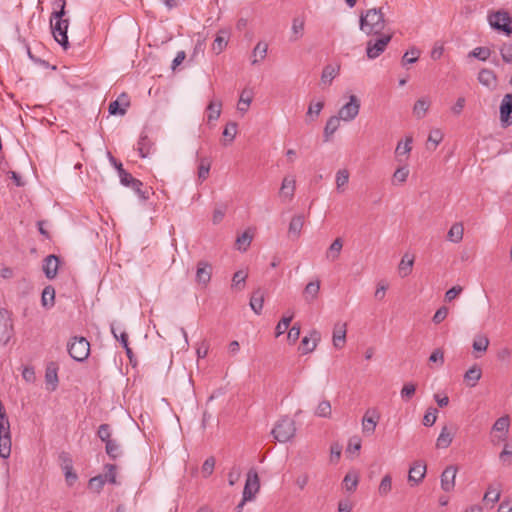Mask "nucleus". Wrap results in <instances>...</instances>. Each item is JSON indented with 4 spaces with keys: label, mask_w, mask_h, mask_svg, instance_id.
Masks as SVG:
<instances>
[{
    "label": "nucleus",
    "mask_w": 512,
    "mask_h": 512,
    "mask_svg": "<svg viewBox=\"0 0 512 512\" xmlns=\"http://www.w3.org/2000/svg\"><path fill=\"white\" fill-rule=\"evenodd\" d=\"M490 25L505 32L507 35L512 33L511 18L507 12H495L489 16Z\"/></svg>",
    "instance_id": "9"
},
{
    "label": "nucleus",
    "mask_w": 512,
    "mask_h": 512,
    "mask_svg": "<svg viewBox=\"0 0 512 512\" xmlns=\"http://www.w3.org/2000/svg\"><path fill=\"white\" fill-rule=\"evenodd\" d=\"M61 7L59 11H55L51 15L50 24L54 39L64 48L69 47L67 30L69 26V20L64 19L65 15V0H61Z\"/></svg>",
    "instance_id": "2"
},
{
    "label": "nucleus",
    "mask_w": 512,
    "mask_h": 512,
    "mask_svg": "<svg viewBox=\"0 0 512 512\" xmlns=\"http://www.w3.org/2000/svg\"><path fill=\"white\" fill-rule=\"evenodd\" d=\"M221 107L222 104L220 101H210L207 107V119L208 121H214L217 120L220 117L221 114Z\"/></svg>",
    "instance_id": "48"
},
{
    "label": "nucleus",
    "mask_w": 512,
    "mask_h": 512,
    "mask_svg": "<svg viewBox=\"0 0 512 512\" xmlns=\"http://www.w3.org/2000/svg\"><path fill=\"white\" fill-rule=\"evenodd\" d=\"M267 52L268 44L263 41L258 42L252 51L251 64L256 65L263 61L267 56Z\"/></svg>",
    "instance_id": "26"
},
{
    "label": "nucleus",
    "mask_w": 512,
    "mask_h": 512,
    "mask_svg": "<svg viewBox=\"0 0 512 512\" xmlns=\"http://www.w3.org/2000/svg\"><path fill=\"white\" fill-rule=\"evenodd\" d=\"M464 235V227L463 224L460 222L454 223L448 233H447V240L452 243H459L462 241Z\"/></svg>",
    "instance_id": "31"
},
{
    "label": "nucleus",
    "mask_w": 512,
    "mask_h": 512,
    "mask_svg": "<svg viewBox=\"0 0 512 512\" xmlns=\"http://www.w3.org/2000/svg\"><path fill=\"white\" fill-rule=\"evenodd\" d=\"M391 39V34H382L376 40H369L366 44L367 58L370 60L378 58L386 50Z\"/></svg>",
    "instance_id": "5"
},
{
    "label": "nucleus",
    "mask_w": 512,
    "mask_h": 512,
    "mask_svg": "<svg viewBox=\"0 0 512 512\" xmlns=\"http://www.w3.org/2000/svg\"><path fill=\"white\" fill-rule=\"evenodd\" d=\"M380 419V415L376 410H367L362 419V432L365 435H372Z\"/></svg>",
    "instance_id": "12"
},
{
    "label": "nucleus",
    "mask_w": 512,
    "mask_h": 512,
    "mask_svg": "<svg viewBox=\"0 0 512 512\" xmlns=\"http://www.w3.org/2000/svg\"><path fill=\"white\" fill-rule=\"evenodd\" d=\"M431 105V101L428 97H422L418 99L413 106V114L417 119H422L425 117L429 107Z\"/></svg>",
    "instance_id": "27"
},
{
    "label": "nucleus",
    "mask_w": 512,
    "mask_h": 512,
    "mask_svg": "<svg viewBox=\"0 0 512 512\" xmlns=\"http://www.w3.org/2000/svg\"><path fill=\"white\" fill-rule=\"evenodd\" d=\"M457 472L458 467L455 465H449L444 469L440 477L441 488L443 491L451 492L454 490Z\"/></svg>",
    "instance_id": "11"
},
{
    "label": "nucleus",
    "mask_w": 512,
    "mask_h": 512,
    "mask_svg": "<svg viewBox=\"0 0 512 512\" xmlns=\"http://www.w3.org/2000/svg\"><path fill=\"white\" fill-rule=\"evenodd\" d=\"M360 100L356 95H351L349 101L344 104L338 111V116L342 121L351 122L359 114Z\"/></svg>",
    "instance_id": "6"
},
{
    "label": "nucleus",
    "mask_w": 512,
    "mask_h": 512,
    "mask_svg": "<svg viewBox=\"0 0 512 512\" xmlns=\"http://www.w3.org/2000/svg\"><path fill=\"white\" fill-rule=\"evenodd\" d=\"M105 484V479L101 475H97L89 480V488L99 493Z\"/></svg>",
    "instance_id": "61"
},
{
    "label": "nucleus",
    "mask_w": 512,
    "mask_h": 512,
    "mask_svg": "<svg viewBox=\"0 0 512 512\" xmlns=\"http://www.w3.org/2000/svg\"><path fill=\"white\" fill-rule=\"evenodd\" d=\"M500 495V490L495 489L493 486H489L487 492L484 494L483 500L495 503L499 501Z\"/></svg>",
    "instance_id": "62"
},
{
    "label": "nucleus",
    "mask_w": 512,
    "mask_h": 512,
    "mask_svg": "<svg viewBox=\"0 0 512 512\" xmlns=\"http://www.w3.org/2000/svg\"><path fill=\"white\" fill-rule=\"evenodd\" d=\"M332 414L331 404L328 400H322L319 402L314 410V415L321 418H330Z\"/></svg>",
    "instance_id": "43"
},
{
    "label": "nucleus",
    "mask_w": 512,
    "mask_h": 512,
    "mask_svg": "<svg viewBox=\"0 0 512 512\" xmlns=\"http://www.w3.org/2000/svg\"><path fill=\"white\" fill-rule=\"evenodd\" d=\"M320 282H309L304 289V298L307 302H313L319 294Z\"/></svg>",
    "instance_id": "37"
},
{
    "label": "nucleus",
    "mask_w": 512,
    "mask_h": 512,
    "mask_svg": "<svg viewBox=\"0 0 512 512\" xmlns=\"http://www.w3.org/2000/svg\"><path fill=\"white\" fill-rule=\"evenodd\" d=\"M420 56V50L416 47L410 48L406 51L402 57V65L413 64L418 61Z\"/></svg>",
    "instance_id": "51"
},
{
    "label": "nucleus",
    "mask_w": 512,
    "mask_h": 512,
    "mask_svg": "<svg viewBox=\"0 0 512 512\" xmlns=\"http://www.w3.org/2000/svg\"><path fill=\"white\" fill-rule=\"evenodd\" d=\"M343 249V240L341 238H336L328 247L325 252V257L329 262L336 261L342 252Z\"/></svg>",
    "instance_id": "25"
},
{
    "label": "nucleus",
    "mask_w": 512,
    "mask_h": 512,
    "mask_svg": "<svg viewBox=\"0 0 512 512\" xmlns=\"http://www.w3.org/2000/svg\"><path fill=\"white\" fill-rule=\"evenodd\" d=\"M510 419L508 415L498 418L492 426V443L499 444L505 441L509 432Z\"/></svg>",
    "instance_id": "7"
},
{
    "label": "nucleus",
    "mask_w": 512,
    "mask_h": 512,
    "mask_svg": "<svg viewBox=\"0 0 512 512\" xmlns=\"http://www.w3.org/2000/svg\"><path fill=\"white\" fill-rule=\"evenodd\" d=\"M443 140V133L439 129L430 132L427 140V149L435 150L439 143Z\"/></svg>",
    "instance_id": "47"
},
{
    "label": "nucleus",
    "mask_w": 512,
    "mask_h": 512,
    "mask_svg": "<svg viewBox=\"0 0 512 512\" xmlns=\"http://www.w3.org/2000/svg\"><path fill=\"white\" fill-rule=\"evenodd\" d=\"M46 383L51 385V390H55L58 383L57 371L55 368H47L45 374Z\"/></svg>",
    "instance_id": "60"
},
{
    "label": "nucleus",
    "mask_w": 512,
    "mask_h": 512,
    "mask_svg": "<svg viewBox=\"0 0 512 512\" xmlns=\"http://www.w3.org/2000/svg\"><path fill=\"white\" fill-rule=\"evenodd\" d=\"M455 432L452 431L448 426H443L440 434L436 440V448L437 449H446L448 448L454 438Z\"/></svg>",
    "instance_id": "20"
},
{
    "label": "nucleus",
    "mask_w": 512,
    "mask_h": 512,
    "mask_svg": "<svg viewBox=\"0 0 512 512\" xmlns=\"http://www.w3.org/2000/svg\"><path fill=\"white\" fill-rule=\"evenodd\" d=\"M324 107L323 101L311 102L306 112V117L309 121H314L320 114Z\"/></svg>",
    "instance_id": "45"
},
{
    "label": "nucleus",
    "mask_w": 512,
    "mask_h": 512,
    "mask_svg": "<svg viewBox=\"0 0 512 512\" xmlns=\"http://www.w3.org/2000/svg\"><path fill=\"white\" fill-rule=\"evenodd\" d=\"M426 475V464L422 461H416L409 469L408 481L418 485Z\"/></svg>",
    "instance_id": "17"
},
{
    "label": "nucleus",
    "mask_w": 512,
    "mask_h": 512,
    "mask_svg": "<svg viewBox=\"0 0 512 512\" xmlns=\"http://www.w3.org/2000/svg\"><path fill=\"white\" fill-rule=\"evenodd\" d=\"M210 168H211V162L207 158H203L200 160L199 166H198V180L200 182H203L208 178Z\"/></svg>",
    "instance_id": "50"
},
{
    "label": "nucleus",
    "mask_w": 512,
    "mask_h": 512,
    "mask_svg": "<svg viewBox=\"0 0 512 512\" xmlns=\"http://www.w3.org/2000/svg\"><path fill=\"white\" fill-rule=\"evenodd\" d=\"M99 438L103 441V442H108L111 439V428L108 424H101L98 428V432H97Z\"/></svg>",
    "instance_id": "63"
},
{
    "label": "nucleus",
    "mask_w": 512,
    "mask_h": 512,
    "mask_svg": "<svg viewBox=\"0 0 512 512\" xmlns=\"http://www.w3.org/2000/svg\"><path fill=\"white\" fill-rule=\"evenodd\" d=\"M482 376V371L476 365L468 369L464 375V379L468 382L470 387H474Z\"/></svg>",
    "instance_id": "40"
},
{
    "label": "nucleus",
    "mask_w": 512,
    "mask_h": 512,
    "mask_svg": "<svg viewBox=\"0 0 512 512\" xmlns=\"http://www.w3.org/2000/svg\"><path fill=\"white\" fill-rule=\"evenodd\" d=\"M358 482V474L355 472H349L345 475L343 479V486L348 492H353L356 490Z\"/></svg>",
    "instance_id": "44"
},
{
    "label": "nucleus",
    "mask_w": 512,
    "mask_h": 512,
    "mask_svg": "<svg viewBox=\"0 0 512 512\" xmlns=\"http://www.w3.org/2000/svg\"><path fill=\"white\" fill-rule=\"evenodd\" d=\"M264 304V292L261 289H257L253 292L250 299L251 309L256 313L260 314Z\"/></svg>",
    "instance_id": "35"
},
{
    "label": "nucleus",
    "mask_w": 512,
    "mask_h": 512,
    "mask_svg": "<svg viewBox=\"0 0 512 512\" xmlns=\"http://www.w3.org/2000/svg\"><path fill=\"white\" fill-rule=\"evenodd\" d=\"M251 241L252 235H250L248 232H244L237 238L236 245L239 250L246 251L247 248L250 246Z\"/></svg>",
    "instance_id": "58"
},
{
    "label": "nucleus",
    "mask_w": 512,
    "mask_h": 512,
    "mask_svg": "<svg viewBox=\"0 0 512 512\" xmlns=\"http://www.w3.org/2000/svg\"><path fill=\"white\" fill-rule=\"evenodd\" d=\"M11 337V324L7 313L0 309V345L6 344Z\"/></svg>",
    "instance_id": "18"
},
{
    "label": "nucleus",
    "mask_w": 512,
    "mask_h": 512,
    "mask_svg": "<svg viewBox=\"0 0 512 512\" xmlns=\"http://www.w3.org/2000/svg\"><path fill=\"white\" fill-rule=\"evenodd\" d=\"M228 32L227 31H220V33L216 36L213 44H212V50L216 54H220L227 46L228 43Z\"/></svg>",
    "instance_id": "39"
},
{
    "label": "nucleus",
    "mask_w": 512,
    "mask_h": 512,
    "mask_svg": "<svg viewBox=\"0 0 512 512\" xmlns=\"http://www.w3.org/2000/svg\"><path fill=\"white\" fill-rule=\"evenodd\" d=\"M305 18L303 16H296L292 20L291 38L292 42L298 41L304 35Z\"/></svg>",
    "instance_id": "24"
},
{
    "label": "nucleus",
    "mask_w": 512,
    "mask_h": 512,
    "mask_svg": "<svg viewBox=\"0 0 512 512\" xmlns=\"http://www.w3.org/2000/svg\"><path fill=\"white\" fill-rule=\"evenodd\" d=\"M247 273L243 270H239L234 273L232 278V288H235L237 290H242L245 286V281L247 278Z\"/></svg>",
    "instance_id": "52"
},
{
    "label": "nucleus",
    "mask_w": 512,
    "mask_h": 512,
    "mask_svg": "<svg viewBox=\"0 0 512 512\" xmlns=\"http://www.w3.org/2000/svg\"><path fill=\"white\" fill-rule=\"evenodd\" d=\"M211 274L212 268L208 262L200 261L197 263L195 279L198 284L206 286L210 282Z\"/></svg>",
    "instance_id": "16"
},
{
    "label": "nucleus",
    "mask_w": 512,
    "mask_h": 512,
    "mask_svg": "<svg viewBox=\"0 0 512 512\" xmlns=\"http://www.w3.org/2000/svg\"><path fill=\"white\" fill-rule=\"evenodd\" d=\"M349 177H350V174L347 169H339L336 172L335 184H336V189L339 193H342L344 191V187L349 182Z\"/></svg>",
    "instance_id": "38"
},
{
    "label": "nucleus",
    "mask_w": 512,
    "mask_h": 512,
    "mask_svg": "<svg viewBox=\"0 0 512 512\" xmlns=\"http://www.w3.org/2000/svg\"><path fill=\"white\" fill-rule=\"evenodd\" d=\"M488 346H489V339L486 335L477 334L474 337L472 347L475 352L484 353L487 351Z\"/></svg>",
    "instance_id": "42"
},
{
    "label": "nucleus",
    "mask_w": 512,
    "mask_h": 512,
    "mask_svg": "<svg viewBox=\"0 0 512 512\" xmlns=\"http://www.w3.org/2000/svg\"><path fill=\"white\" fill-rule=\"evenodd\" d=\"M340 66L339 65H326L323 68L321 74V84L324 86H329L332 84V81L339 75Z\"/></svg>",
    "instance_id": "23"
},
{
    "label": "nucleus",
    "mask_w": 512,
    "mask_h": 512,
    "mask_svg": "<svg viewBox=\"0 0 512 512\" xmlns=\"http://www.w3.org/2000/svg\"><path fill=\"white\" fill-rule=\"evenodd\" d=\"M347 324L337 322L333 327L332 342L336 349H342L346 344Z\"/></svg>",
    "instance_id": "13"
},
{
    "label": "nucleus",
    "mask_w": 512,
    "mask_h": 512,
    "mask_svg": "<svg viewBox=\"0 0 512 512\" xmlns=\"http://www.w3.org/2000/svg\"><path fill=\"white\" fill-rule=\"evenodd\" d=\"M437 414L438 410L436 408H428L423 417V425L427 427L434 425L437 420Z\"/></svg>",
    "instance_id": "56"
},
{
    "label": "nucleus",
    "mask_w": 512,
    "mask_h": 512,
    "mask_svg": "<svg viewBox=\"0 0 512 512\" xmlns=\"http://www.w3.org/2000/svg\"><path fill=\"white\" fill-rule=\"evenodd\" d=\"M413 138L407 136L404 141H399L395 149L396 157L408 156L412 150Z\"/></svg>",
    "instance_id": "36"
},
{
    "label": "nucleus",
    "mask_w": 512,
    "mask_h": 512,
    "mask_svg": "<svg viewBox=\"0 0 512 512\" xmlns=\"http://www.w3.org/2000/svg\"><path fill=\"white\" fill-rule=\"evenodd\" d=\"M320 341V333L316 330L311 331L310 336H305L301 341V349L303 354L314 351Z\"/></svg>",
    "instance_id": "19"
},
{
    "label": "nucleus",
    "mask_w": 512,
    "mask_h": 512,
    "mask_svg": "<svg viewBox=\"0 0 512 512\" xmlns=\"http://www.w3.org/2000/svg\"><path fill=\"white\" fill-rule=\"evenodd\" d=\"M479 83L489 90H495L498 85V79L493 70L483 68L479 71L477 77Z\"/></svg>",
    "instance_id": "15"
},
{
    "label": "nucleus",
    "mask_w": 512,
    "mask_h": 512,
    "mask_svg": "<svg viewBox=\"0 0 512 512\" xmlns=\"http://www.w3.org/2000/svg\"><path fill=\"white\" fill-rule=\"evenodd\" d=\"M340 121L338 115L331 116L324 127V140L327 142L330 140L331 136L338 130L340 127Z\"/></svg>",
    "instance_id": "32"
},
{
    "label": "nucleus",
    "mask_w": 512,
    "mask_h": 512,
    "mask_svg": "<svg viewBox=\"0 0 512 512\" xmlns=\"http://www.w3.org/2000/svg\"><path fill=\"white\" fill-rule=\"evenodd\" d=\"M42 306L45 308H51L55 303V290L52 286L44 288L41 296Z\"/></svg>",
    "instance_id": "41"
},
{
    "label": "nucleus",
    "mask_w": 512,
    "mask_h": 512,
    "mask_svg": "<svg viewBox=\"0 0 512 512\" xmlns=\"http://www.w3.org/2000/svg\"><path fill=\"white\" fill-rule=\"evenodd\" d=\"M118 174L121 184L126 187H130L131 184L136 180V178H134L130 173L123 169L122 164H119L118 166Z\"/></svg>",
    "instance_id": "55"
},
{
    "label": "nucleus",
    "mask_w": 512,
    "mask_h": 512,
    "mask_svg": "<svg viewBox=\"0 0 512 512\" xmlns=\"http://www.w3.org/2000/svg\"><path fill=\"white\" fill-rule=\"evenodd\" d=\"M415 257L410 253H405L398 265V273L400 277L405 278L412 272Z\"/></svg>",
    "instance_id": "22"
},
{
    "label": "nucleus",
    "mask_w": 512,
    "mask_h": 512,
    "mask_svg": "<svg viewBox=\"0 0 512 512\" xmlns=\"http://www.w3.org/2000/svg\"><path fill=\"white\" fill-rule=\"evenodd\" d=\"M490 49L487 47H476L473 49L469 56L475 57L481 61H486L490 57Z\"/></svg>",
    "instance_id": "57"
},
{
    "label": "nucleus",
    "mask_w": 512,
    "mask_h": 512,
    "mask_svg": "<svg viewBox=\"0 0 512 512\" xmlns=\"http://www.w3.org/2000/svg\"><path fill=\"white\" fill-rule=\"evenodd\" d=\"M69 355L76 361L86 360L90 354V344L84 337H73L67 344Z\"/></svg>",
    "instance_id": "4"
},
{
    "label": "nucleus",
    "mask_w": 512,
    "mask_h": 512,
    "mask_svg": "<svg viewBox=\"0 0 512 512\" xmlns=\"http://www.w3.org/2000/svg\"><path fill=\"white\" fill-rule=\"evenodd\" d=\"M260 489L259 477L256 471L250 470L247 474L243 490L244 501L252 500Z\"/></svg>",
    "instance_id": "10"
},
{
    "label": "nucleus",
    "mask_w": 512,
    "mask_h": 512,
    "mask_svg": "<svg viewBox=\"0 0 512 512\" xmlns=\"http://www.w3.org/2000/svg\"><path fill=\"white\" fill-rule=\"evenodd\" d=\"M304 226V217L303 215H295L291 218L288 228V234L295 238H298L301 234L302 228Z\"/></svg>",
    "instance_id": "30"
},
{
    "label": "nucleus",
    "mask_w": 512,
    "mask_h": 512,
    "mask_svg": "<svg viewBox=\"0 0 512 512\" xmlns=\"http://www.w3.org/2000/svg\"><path fill=\"white\" fill-rule=\"evenodd\" d=\"M296 190V179L293 175H287L282 179L278 196L283 203H289L293 200Z\"/></svg>",
    "instance_id": "8"
},
{
    "label": "nucleus",
    "mask_w": 512,
    "mask_h": 512,
    "mask_svg": "<svg viewBox=\"0 0 512 512\" xmlns=\"http://www.w3.org/2000/svg\"><path fill=\"white\" fill-rule=\"evenodd\" d=\"M59 258L55 255H49L44 259L43 271L48 279H53L58 272Z\"/></svg>",
    "instance_id": "21"
},
{
    "label": "nucleus",
    "mask_w": 512,
    "mask_h": 512,
    "mask_svg": "<svg viewBox=\"0 0 512 512\" xmlns=\"http://www.w3.org/2000/svg\"><path fill=\"white\" fill-rule=\"evenodd\" d=\"M392 489V477L390 474H386L382 477L378 486V494L381 497H386Z\"/></svg>",
    "instance_id": "46"
},
{
    "label": "nucleus",
    "mask_w": 512,
    "mask_h": 512,
    "mask_svg": "<svg viewBox=\"0 0 512 512\" xmlns=\"http://www.w3.org/2000/svg\"><path fill=\"white\" fill-rule=\"evenodd\" d=\"M252 101L253 92L251 90L244 89L240 94V98L237 104V110L240 113L245 114L249 110Z\"/></svg>",
    "instance_id": "28"
},
{
    "label": "nucleus",
    "mask_w": 512,
    "mask_h": 512,
    "mask_svg": "<svg viewBox=\"0 0 512 512\" xmlns=\"http://www.w3.org/2000/svg\"><path fill=\"white\" fill-rule=\"evenodd\" d=\"M214 468H215V459L213 457L207 458L201 467V473H202L203 477H205V478L209 477L213 473Z\"/></svg>",
    "instance_id": "59"
},
{
    "label": "nucleus",
    "mask_w": 512,
    "mask_h": 512,
    "mask_svg": "<svg viewBox=\"0 0 512 512\" xmlns=\"http://www.w3.org/2000/svg\"><path fill=\"white\" fill-rule=\"evenodd\" d=\"M271 433L277 441L288 442L295 436V421L289 417H283L276 423Z\"/></svg>",
    "instance_id": "3"
},
{
    "label": "nucleus",
    "mask_w": 512,
    "mask_h": 512,
    "mask_svg": "<svg viewBox=\"0 0 512 512\" xmlns=\"http://www.w3.org/2000/svg\"><path fill=\"white\" fill-rule=\"evenodd\" d=\"M512 113V94H506L500 105V119L502 122H507L510 114Z\"/></svg>",
    "instance_id": "33"
},
{
    "label": "nucleus",
    "mask_w": 512,
    "mask_h": 512,
    "mask_svg": "<svg viewBox=\"0 0 512 512\" xmlns=\"http://www.w3.org/2000/svg\"><path fill=\"white\" fill-rule=\"evenodd\" d=\"M104 474L101 476L105 479V483L117 484L116 480V466L113 464H106L104 466Z\"/></svg>",
    "instance_id": "53"
},
{
    "label": "nucleus",
    "mask_w": 512,
    "mask_h": 512,
    "mask_svg": "<svg viewBox=\"0 0 512 512\" xmlns=\"http://www.w3.org/2000/svg\"><path fill=\"white\" fill-rule=\"evenodd\" d=\"M294 317L293 313L286 314L282 317V319L279 321L275 328V336L279 337L282 334L285 333V331L288 329L292 319Z\"/></svg>",
    "instance_id": "49"
},
{
    "label": "nucleus",
    "mask_w": 512,
    "mask_h": 512,
    "mask_svg": "<svg viewBox=\"0 0 512 512\" xmlns=\"http://www.w3.org/2000/svg\"><path fill=\"white\" fill-rule=\"evenodd\" d=\"M360 30L366 35H380L386 26L384 14L381 9L372 8L360 15Z\"/></svg>",
    "instance_id": "1"
},
{
    "label": "nucleus",
    "mask_w": 512,
    "mask_h": 512,
    "mask_svg": "<svg viewBox=\"0 0 512 512\" xmlns=\"http://www.w3.org/2000/svg\"><path fill=\"white\" fill-rule=\"evenodd\" d=\"M501 57L504 62L511 63L512 62V44H504L500 48Z\"/></svg>",
    "instance_id": "64"
},
{
    "label": "nucleus",
    "mask_w": 512,
    "mask_h": 512,
    "mask_svg": "<svg viewBox=\"0 0 512 512\" xmlns=\"http://www.w3.org/2000/svg\"><path fill=\"white\" fill-rule=\"evenodd\" d=\"M409 174H410V170H409L408 166L404 165V166L398 167L392 175L391 184L393 186L403 185L407 181Z\"/></svg>",
    "instance_id": "29"
},
{
    "label": "nucleus",
    "mask_w": 512,
    "mask_h": 512,
    "mask_svg": "<svg viewBox=\"0 0 512 512\" xmlns=\"http://www.w3.org/2000/svg\"><path fill=\"white\" fill-rule=\"evenodd\" d=\"M130 106V100L126 93H122L115 101L109 104L108 111L111 115H124Z\"/></svg>",
    "instance_id": "14"
},
{
    "label": "nucleus",
    "mask_w": 512,
    "mask_h": 512,
    "mask_svg": "<svg viewBox=\"0 0 512 512\" xmlns=\"http://www.w3.org/2000/svg\"><path fill=\"white\" fill-rule=\"evenodd\" d=\"M106 444V453L113 459H116L121 455V447L119 443L115 440H110L105 443Z\"/></svg>",
    "instance_id": "54"
},
{
    "label": "nucleus",
    "mask_w": 512,
    "mask_h": 512,
    "mask_svg": "<svg viewBox=\"0 0 512 512\" xmlns=\"http://www.w3.org/2000/svg\"><path fill=\"white\" fill-rule=\"evenodd\" d=\"M137 150L142 158H146L152 153L153 143L146 135L140 137L137 143Z\"/></svg>",
    "instance_id": "34"
}]
</instances>
